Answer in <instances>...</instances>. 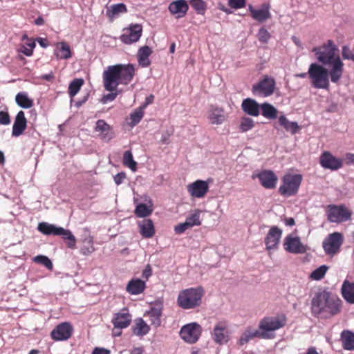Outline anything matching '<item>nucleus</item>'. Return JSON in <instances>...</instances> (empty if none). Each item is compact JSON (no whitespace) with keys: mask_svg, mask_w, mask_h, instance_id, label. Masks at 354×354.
<instances>
[{"mask_svg":"<svg viewBox=\"0 0 354 354\" xmlns=\"http://www.w3.org/2000/svg\"><path fill=\"white\" fill-rule=\"evenodd\" d=\"M135 75V68L132 64H115L109 66L103 72V84L106 91L110 93L104 95L102 102L113 101L118 93L115 92L118 86L121 84L127 85L133 79Z\"/></svg>","mask_w":354,"mask_h":354,"instance_id":"1","label":"nucleus"},{"mask_svg":"<svg viewBox=\"0 0 354 354\" xmlns=\"http://www.w3.org/2000/svg\"><path fill=\"white\" fill-rule=\"evenodd\" d=\"M203 293L201 287L185 289L179 292L177 304L183 309L195 308L201 304Z\"/></svg>","mask_w":354,"mask_h":354,"instance_id":"2","label":"nucleus"},{"mask_svg":"<svg viewBox=\"0 0 354 354\" xmlns=\"http://www.w3.org/2000/svg\"><path fill=\"white\" fill-rule=\"evenodd\" d=\"M308 75L313 88L328 90L330 82L328 76V68L323 65L313 63L309 66Z\"/></svg>","mask_w":354,"mask_h":354,"instance_id":"3","label":"nucleus"},{"mask_svg":"<svg viewBox=\"0 0 354 354\" xmlns=\"http://www.w3.org/2000/svg\"><path fill=\"white\" fill-rule=\"evenodd\" d=\"M38 230L46 235L62 236L66 241L68 248L74 249L76 246V239L69 230L62 227H57L55 225L46 222L40 223L38 225Z\"/></svg>","mask_w":354,"mask_h":354,"instance_id":"4","label":"nucleus"},{"mask_svg":"<svg viewBox=\"0 0 354 354\" xmlns=\"http://www.w3.org/2000/svg\"><path fill=\"white\" fill-rule=\"evenodd\" d=\"M312 51L317 59L323 65L330 63L336 57H340L337 46L330 39L321 46L313 48Z\"/></svg>","mask_w":354,"mask_h":354,"instance_id":"5","label":"nucleus"},{"mask_svg":"<svg viewBox=\"0 0 354 354\" xmlns=\"http://www.w3.org/2000/svg\"><path fill=\"white\" fill-rule=\"evenodd\" d=\"M353 212L345 205H328L326 215L330 223H342L351 219Z\"/></svg>","mask_w":354,"mask_h":354,"instance_id":"6","label":"nucleus"},{"mask_svg":"<svg viewBox=\"0 0 354 354\" xmlns=\"http://www.w3.org/2000/svg\"><path fill=\"white\" fill-rule=\"evenodd\" d=\"M300 174H286L282 178V184L279 188V193L284 197H290L297 194L301 183Z\"/></svg>","mask_w":354,"mask_h":354,"instance_id":"7","label":"nucleus"},{"mask_svg":"<svg viewBox=\"0 0 354 354\" xmlns=\"http://www.w3.org/2000/svg\"><path fill=\"white\" fill-rule=\"evenodd\" d=\"M287 322V318L285 315L277 316H268L263 317L259 322V330L260 333L266 335V339L269 338V332L275 331L284 327Z\"/></svg>","mask_w":354,"mask_h":354,"instance_id":"8","label":"nucleus"},{"mask_svg":"<svg viewBox=\"0 0 354 354\" xmlns=\"http://www.w3.org/2000/svg\"><path fill=\"white\" fill-rule=\"evenodd\" d=\"M275 88V80L268 75H264L259 82L252 86V91L255 95L266 97L271 96L274 93Z\"/></svg>","mask_w":354,"mask_h":354,"instance_id":"9","label":"nucleus"},{"mask_svg":"<svg viewBox=\"0 0 354 354\" xmlns=\"http://www.w3.org/2000/svg\"><path fill=\"white\" fill-rule=\"evenodd\" d=\"M343 301L339 296L326 288L324 315L333 317L342 312Z\"/></svg>","mask_w":354,"mask_h":354,"instance_id":"10","label":"nucleus"},{"mask_svg":"<svg viewBox=\"0 0 354 354\" xmlns=\"http://www.w3.org/2000/svg\"><path fill=\"white\" fill-rule=\"evenodd\" d=\"M344 242V236L339 232H333L324 240L322 245L324 252L328 255H334L338 253Z\"/></svg>","mask_w":354,"mask_h":354,"instance_id":"11","label":"nucleus"},{"mask_svg":"<svg viewBox=\"0 0 354 354\" xmlns=\"http://www.w3.org/2000/svg\"><path fill=\"white\" fill-rule=\"evenodd\" d=\"M201 331V326L194 322L183 326L180 329V335L186 342L194 344L199 339Z\"/></svg>","mask_w":354,"mask_h":354,"instance_id":"12","label":"nucleus"},{"mask_svg":"<svg viewBox=\"0 0 354 354\" xmlns=\"http://www.w3.org/2000/svg\"><path fill=\"white\" fill-rule=\"evenodd\" d=\"M326 292V288H319L312 297L310 310L315 317L324 315Z\"/></svg>","mask_w":354,"mask_h":354,"instance_id":"13","label":"nucleus"},{"mask_svg":"<svg viewBox=\"0 0 354 354\" xmlns=\"http://www.w3.org/2000/svg\"><path fill=\"white\" fill-rule=\"evenodd\" d=\"M142 33V27L140 24H131L129 28L124 29V32L120 35V39L125 44H131L140 39Z\"/></svg>","mask_w":354,"mask_h":354,"instance_id":"14","label":"nucleus"},{"mask_svg":"<svg viewBox=\"0 0 354 354\" xmlns=\"http://www.w3.org/2000/svg\"><path fill=\"white\" fill-rule=\"evenodd\" d=\"M328 66V76L334 84H338L342 79L344 71V64L340 57H336L330 63L325 64Z\"/></svg>","mask_w":354,"mask_h":354,"instance_id":"15","label":"nucleus"},{"mask_svg":"<svg viewBox=\"0 0 354 354\" xmlns=\"http://www.w3.org/2000/svg\"><path fill=\"white\" fill-rule=\"evenodd\" d=\"M73 327L69 322L58 324L50 333V337L55 341L67 340L72 336Z\"/></svg>","mask_w":354,"mask_h":354,"instance_id":"16","label":"nucleus"},{"mask_svg":"<svg viewBox=\"0 0 354 354\" xmlns=\"http://www.w3.org/2000/svg\"><path fill=\"white\" fill-rule=\"evenodd\" d=\"M319 164L323 168L332 171L337 170L343 166L342 160L336 158L328 151H325L321 154Z\"/></svg>","mask_w":354,"mask_h":354,"instance_id":"17","label":"nucleus"},{"mask_svg":"<svg viewBox=\"0 0 354 354\" xmlns=\"http://www.w3.org/2000/svg\"><path fill=\"white\" fill-rule=\"evenodd\" d=\"M132 321V315L126 308H122L120 312L113 315L111 319L115 329L122 330L129 327Z\"/></svg>","mask_w":354,"mask_h":354,"instance_id":"18","label":"nucleus"},{"mask_svg":"<svg viewBox=\"0 0 354 354\" xmlns=\"http://www.w3.org/2000/svg\"><path fill=\"white\" fill-rule=\"evenodd\" d=\"M187 189L189 195L193 198H201L205 197L209 191V184L207 181L196 180L189 184Z\"/></svg>","mask_w":354,"mask_h":354,"instance_id":"19","label":"nucleus"},{"mask_svg":"<svg viewBox=\"0 0 354 354\" xmlns=\"http://www.w3.org/2000/svg\"><path fill=\"white\" fill-rule=\"evenodd\" d=\"M283 247L286 251L292 254H303L306 252V247L298 236L288 235L284 239Z\"/></svg>","mask_w":354,"mask_h":354,"instance_id":"20","label":"nucleus"},{"mask_svg":"<svg viewBox=\"0 0 354 354\" xmlns=\"http://www.w3.org/2000/svg\"><path fill=\"white\" fill-rule=\"evenodd\" d=\"M207 118L212 124L219 125L227 120V114L224 108L211 104L207 111Z\"/></svg>","mask_w":354,"mask_h":354,"instance_id":"21","label":"nucleus"},{"mask_svg":"<svg viewBox=\"0 0 354 354\" xmlns=\"http://www.w3.org/2000/svg\"><path fill=\"white\" fill-rule=\"evenodd\" d=\"M281 234L282 230L278 227H271L264 241L266 250H270L277 248L279 243Z\"/></svg>","mask_w":354,"mask_h":354,"instance_id":"22","label":"nucleus"},{"mask_svg":"<svg viewBox=\"0 0 354 354\" xmlns=\"http://www.w3.org/2000/svg\"><path fill=\"white\" fill-rule=\"evenodd\" d=\"M261 185L266 189H274L276 187L278 178L271 170H263L257 174Z\"/></svg>","mask_w":354,"mask_h":354,"instance_id":"23","label":"nucleus"},{"mask_svg":"<svg viewBox=\"0 0 354 354\" xmlns=\"http://www.w3.org/2000/svg\"><path fill=\"white\" fill-rule=\"evenodd\" d=\"M163 309V303L161 301H157L153 303L147 315L149 317L151 324L155 327H158L161 324L160 317Z\"/></svg>","mask_w":354,"mask_h":354,"instance_id":"24","label":"nucleus"},{"mask_svg":"<svg viewBox=\"0 0 354 354\" xmlns=\"http://www.w3.org/2000/svg\"><path fill=\"white\" fill-rule=\"evenodd\" d=\"M95 131L98 132V136L101 140L109 142L114 138V133L112 127L104 120H98L96 122Z\"/></svg>","mask_w":354,"mask_h":354,"instance_id":"25","label":"nucleus"},{"mask_svg":"<svg viewBox=\"0 0 354 354\" xmlns=\"http://www.w3.org/2000/svg\"><path fill=\"white\" fill-rule=\"evenodd\" d=\"M168 10L176 18H182L187 15L189 5L185 0H176L169 3Z\"/></svg>","mask_w":354,"mask_h":354,"instance_id":"26","label":"nucleus"},{"mask_svg":"<svg viewBox=\"0 0 354 354\" xmlns=\"http://www.w3.org/2000/svg\"><path fill=\"white\" fill-rule=\"evenodd\" d=\"M27 127V119L23 111H19L15 116L12 126V136L18 137L23 134Z\"/></svg>","mask_w":354,"mask_h":354,"instance_id":"27","label":"nucleus"},{"mask_svg":"<svg viewBox=\"0 0 354 354\" xmlns=\"http://www.w3.org/2000/svg\"><path fill=\"white\" fill-rule=\"evenodd\" d=\"M268 4H263L261 9H255L252 6H249V11L252 17L256 21L262 23L270 19L271 17Z\"/></svg>","mask_w":354,"mask_h":354,"instance_id":"28","label":"nucleus"},{"mask_svg":"<svg viewBox=\"0 0 354 354\" xmlns=\"http://www.w3.org/2000/svg\"><path fill=\"white\" fill-rule=\"evenodd\" d=\"M260 108V104L256 100L251 98L243 100L241 104V109L243 112L251 116H259Z\"/></svg>","mask_w":354,"mask_h":354,"instance_id":"29","label":"nucleus"},{"mask_svg":"<svg viewBox=\"0 0 354 354\" xmlns=\"http://www.w3.org/2000/svg\"><path fill=\"white\" fill-rule=\"evenodd\" d=\"M340 290L344 299L348 304H354V282L345 279L343 281Z\"/></svg>","mask_w":354,"mask_h":354,"instance_id":"30","label":"nucleus"},{"mask_svg":"<svg viewBox=\"0 0 354 354\" xmlns=\"http://www.w3.org/2000/svg\"><path fill=\"white\" fill-rule=\"evenodd\" d=\"M146 283L140 279H132L129 281L126 287V291L130 295H139L144 292Z\"/></svg>","mask_w":354,"mask_h":354,"instance_id":"31","label":"nucleus"},{"mask_svg":"<svg viewBox=\"0 0 354 354\" xmlns=\"http://www.w3.org/2000/svg\"><path fill=\"white\" fill-rule=\"evenodd\" d=\"M54 55L59 59H68L71 58L72 57V53L70 46L65 41L57 43Z\"/></svg>","mask_w":354,"mask_h":354,"instance_id":"32","label":"nucleus"},{"mask_svg":"<svg viewBox=\"0 0 354 354\" xmlns=\"http://www.w3.org/2000/svg\"><path fill=\"white\" fill-rule=\"evenodd\" d=\"M277 124L282 127L285 131L290 132L292 135H295L300 130V127L297 122L289 121L283 114L281 115L278 118Z\"/></svg>","mask_w":354,"mask_h":354,"instance_id":"33","label":"nucleus"},{"mask_svg":"<svg viewBox=\"0 0 354 354\" xmlns=\"http://www.w3.org/2000/svg\"><path fill=\"white\" fill-rule=\"evenodd\" d=\"M214 339L220 344L228 341V335L226 326L224 324L218 323L214 329Z\"/></svg>","mask_w":354,"mask_h":354,"instance_id":"34","label":"nucleus"},{"mask_svg":"<svg viewBox=\"0 0 354 354\" xmlns=\"http://www.w3.org/2000/svg\"><path fill=\"white\" fill-rule=\"evenodd\" d=\"M132 333L137 336L142 337L149 333L150 326L144 321L142 318H137L135 320L134 325L131 328Z\"/></svg>","mask_w":354,"mask_h":354,"instance_id":"35","label":"nucleus"},{"mask_svg":"<svg viewBox=\"0 0 354 354\" xmlns=\"http://www.w3.org/2000/svg\"><path fill=\"white\" fill-rule=\"evenodd\" d=\"M140 232L144 238H151L155 234L153 223L151 219H144L139 223Z\"/></svg>","mask_w":354,"mask_h":354,"instance_id":"36","label":"nucleus"},{"mask_svg":"<svg viewBox=\"0 0 354 354\" xmlns=\"http://www.w3.org/2000/svg\"><path fill=\"white\" fill-rule=\"evenodd\" d=\"M127 12V8L125 4L117 3L111 5L110 7L107 8L106 15L111 21L120 14L126 13Z\"/></svg>","mask_w":354,"mask_h":354,"instance_id":"37","label":"nucleus"},{"mask_svg":"<svg viewBox=\"0 0 354 354\" xmlns=\"http://www.w3.org/2000/svg\"><path fill=\"white\" fill-rule=\"evenodd\" d=\"M152 53L151 49L148 46L141 47L138 53V63L143 67H147L150 65L149 57Z\"/></svg>","mask_w":354,"mask_h":354,"instance_id":"38","label":"nucleus"},{"mask_svg":"<svg viewBox=\"0 0 354 354\" xmlns=\"http://www.w3.org/2000/svg\"><path fill=\"white\" fill-rule=\"evenodd\" d=\"M261 115L269 120H274L277 118L278 110L271 104L264 102L260 104Z\"/></svg>","mask_w":354,"mask_h":354,"instance_id":"39","label":"nucleus"},{"mask_svg":"<svg viewBox=\"0 0 354 354\" xmlns=\"http://www.w3.org/2000/svg\"><path fill=\"white\" fill-rule=\"evenodd\" d=\"M258 337L259 338L266 339V335L264 333H260L259 330H252L247 329L241 336L239 339L240 345H244L247 344L250 339L254 337Z\"/></svg>","mask_w":354,"mask_h":354,"instance_id":"40","label":"nucleus"},{"mask_svg":"<svg viewBox=\"0 0 354 354\" xmlns=\"http://www.w3.org/2000/svg\"><path fill=\"white\" fill-rule=\"evenodd\" d=\"M341 340L342 346L345 350H354V333L344 330L342 333Z\"/></svg>","mask_w":354,"mask_h":354,"instance_id":"41","label":"nucleus"},{"mask_svg":"<svg viewBox=\"0 0 354 354\" xmlns=\"http://www.w3.org/2000/svg\"><path fill=\"white\" fill-rule=\"evenodd\" d=\"M15 101L24 109H29L33 106V100L29 98L26 93H18L15 97Z\"/></svg>","mask_w":354,"mask_h":354,"instance_id":"42","label":"nucleus"},{"mask_svg":"<svg viewBox=\"0 0 354 354\" xmlns=\"http://www.w3.org/2000/svg\"><path fill=\"white\" fill-rule=\"evenodd\" d=\"M201 211L196 209L194 210V213L186 218L185 221L188 224V227H192L194 226H198L201 225Z\"/></svg>","mask_w":354,"mask_h":354,"instance_id":"43","label":"nucleus"},{"mask_svg":"<svg viewBox=\"0 0 354 354\" xmlns=\"http://www.w3.org/2000/svg\"><path fill=\"white\" fill-rule=\"evenodd\" d=\"M122 162L124 166L129 167L132 171H136L137 162L134 161L131 151L128 150L124 153Z\"/></svg>","mask_w":354,"mask_h":354,"instance_id":"44","label":"nucleus"},{"mask_svg":"<svg viewBox=\"0 0 354 354\" xmlns=\"http://www.w3.org/2000/svg\"><path fill=\"white\" fill-rule=\"evenodd\" d=\"M83 84L84 80L82 79L73 80L68 86V94L70 97H74L79 92Z\"/></svg>","mask_w":354,"mask_h":354,"instance_id":"45","label":"nucleus"},{"mask_svg":"<svg viewBox=\"0 0 354 354\" xmlns=\"http://www.w3.org/2000/svg\"><path fill=\"white\" fill-rule=\"evenodd\" d=\"M152 209L149 207L145 203L138 204L135 209V214L138 217L144 218L149 216L152 213Z\"/></svg>","mask_w":354,"mask_h":354,"instance_id":"46","label":"nucleus"},{"mask_svg":"<svg viewBox=\"0 0 354 354\" xmlns=\"http://www.w3.org/2000/svg\"><path fill=\"white\" fill-rule=\"evenodd\" d=\"M328 270V267L327 266L322 265L311 272L310 278L317 281L321 280L324 277Z\"/></svg>","mask_w":354,"mask_h":354,"instance_id":"47","label":"nucleus"},{"mask_svg":"<svg viewBox=\"0 0 354 354\" xmlns=\"http://www.w3.org/2000/svg\"><path fill=\"white\" fill-rule=\"evenodd\" d=\"M189 3L198 14H205L207 6L206 3L203 0H190Z\"/></svg>","mask_w":354,"mask_h":354,"instance_id":"48","label":"nucleus"},{"mask_svg":"<svg viewBox=\"0 0 354 354\" xmlns=\"http://www.w3.org/2000/svg\"><path fill=\"white\" fill-rule=\"evenodd\" d=\"M83 242L84 243H86L87 245L82 247L80 252L82 254L88 255L95 251V248L93 246V240L91 236L86 238Z\"/></svg>","mask_w":354,"mask_h":354,"instance_id":"49","label":"nucleus"},{"mask_svg":"<svg viewBox=\"0 0 354 354\" xmlns=\"http://www.w3.org/2000/svg\"><path fill=\"white\" fill-rule=\"evenodd\" d=\"M254 126V123L252 119L243 117L241 118L239 125V129L241 132H246L252 129Z\"/></svg>","mask_w":354,"mask_h":354,"instance_id":"50","label":"nucleus"},{"mask_svg":"<svg viewBox=\"0 0 354 354\" xmlns=\"http://www.w3.org/2000/svg\"><path fill=\"white\" fill-rule=\"evenodd\" d=\"M35 47V41L32 39H28L27 42L21 47V52L26 56H31Z\"/></svg>","mask_w":354,"mask_h":354,"instance_id":"51","label":"nucleus"},{"mask_svg":"<svg viewBox=\"0 0 354 354\" xmlns=\"http://www.w3.org/2000/svg\"><path fill=\"white\" fill-rule=\"evenodd\" d=\"M34 261L37 263L44 266L48 270L53 269V263L48 257L44 255H37L34 258Z\"/></svg>","mask_w":354,"mask_h":354,"instance_id":"52","label":"nucleus"},{"mask_svg":"<svg viewBox=\"0 0 354 354\" xmlns=\"http://www.w3.org/2000/svg\"><path fill=\"white\" fill-rule=\"evenodd\" d=\"M144 113L141 109L135 111L133 112L131 115V124L134 126L140 122V121L143 118Z\"/></svg>","mask_w":354,"mask_h":354,"instance_id":"53","label":"nucleus"},{"mask_svg":"<svg viewBox=\"0 0 354 354\" xmlns=\"http://www.w3.org/2000/svg\"><path fill=\"white\" fill-rule=\"evenodd\" d=\"M342 55L343 59L354 62V48L351 50L348 46H344L342 49Z\"/></svg>","mask_w":354,"mask_h":354,"instance_id":"54","label":"nucleus"},{"mask_svg":"<svg viewBox=\"0 0 354 354\" xmlns=\"http://www.w3.org/2000/svg\"><path fill=\"white\" fill-rule=\"evenodd\" d=\"M270 37V35L266 28H261L259 29L258 32V38L261 42L267 43Z\"/></svg>","mask_w":354,"mask_h":354,"instance_id":"55","label":"nucleus"},{"mask_svg":"<svg viewBox=\"0 0 354 354\" xmlns=\"http://www.w3.org/2000/svg\"><path fill=\"white\" fill-rule=\"evenodd\" d=\"M10 117L7 111H0V124L3 125H8L10 124Z\"/></svg>","mask_w":354,"mask_h":354,"instance_id":"56","label":"nucleus"},{"mask_svg":"<svg viewBox=\"0 0 354 354\" xmlns=\"http://www.w3.org/2000/svg\"><path fill=\"white\" fill-rule=\"evenodd\" d=\"M245 5V0H229V6L232 8H243Z\"/></svg>","mask_w":354,"mask_h":354,"instance_id":"57","label":"nucleus"},{"mask_svg":"<svg viewBox=\"0 0 354 354\" xmlns=\"http://www.w3.org/2000/svg\"><path fill=\"white\" fill-rule=\"evenodd\" d=\"M189 228L191 227H188V224L185 221V223H179L178 225H176L174 230L176 234H182Z\"/></svg>","mask_w":354,"mask_h":354,"instance_id":"58","label":"nucleus"},{"mask_svg":"<svg viewBox=\"0 0 354 354\" xmlns=\"http://www.w3.org/2000/svg\"><path fill=\"white\" fill-rule=\"evenodd\" d=\"M126 178V174L124 172L118 173L114 176V181L116 185H120L124 179Z\"/></svg>","mask_w":354,"mask_h":354,"instance_id":"59","label":"nucleus"},{"mask_svg":"<svg viewBox=\"0 0 354 354\" xmlns=\"http://www.w3.org/2000/svg\"><path fill=\"white\" fill-rule=\"evenodd\" d=\"M151 268L150 265L148 264L142 272V277L147 279L151 275Z\"/></svg>","mask_w":354,"mask_h":354,"instance_id":"60","label":"nucleus"},{"mask_svg":"<svg viewBox=\"0 0 354 354\" xmlns=\"http://www.w3.org/2000/svg\"><path fill=\"white\" fill-rule=\"evenodd\" d=\"M345 160L347 165H354V153H347L345 155Z\"/></svg>","mask_w":354,"mask_h":354,"instance_id":"61","label":"nucleus"},{"mask_svg":"<svg viewBox=\"0 0 354 354\" xmlns=\"http://www.w3.org/2000/svg\"><path fill=\"white\" fill-rule=\"evenodd\" d=\"M40 78L48 82H53L55 79V75L53 72H50L48 74L41 75Z\"/></svg>","mask_w":354,"mask_h":354,"instance_id":"62","label":"nucleus"},{"mask_svg":"<svg viewBox=\"0 0 354 354\" xmlns=\"http://www.w3.org/2000/svg\"><path fill=\"white\" fill-rule=\"evenodd\" d=\"M109 351L102 348H94L92 354H109Z\"/></svg>","mask_w":354,"mask_h":354,"instance_id":"63","label":"nucleus"},{"mask_svg":"<svg viewBox=\"0 0 354 354\" xmlns=\"http://www.w3.org/2000/svg\"><path fill=\"white\" fill-rule=\"evenodd\" d=\"M154 96L153 95H150L146 98L145 103L144 104V107H146L148 104H151L153 102Z\"/></svg>","mask_w":354,"mask_h":354,"instance_id":"64","label":"nucleus"}]
</instances>
